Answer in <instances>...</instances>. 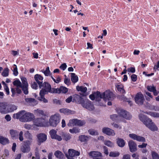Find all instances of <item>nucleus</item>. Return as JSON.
<instances>
[{
    "mask_svg": "<svg viewBox=\"0 0 159 159\" xmlns=\"http://www.w3.org/2000/svg\"><path fill=\"white\" fill-rule=\"evenodd\" d=\"M49 134L51 138L54 139L57 135V131L53 129H52L49 131Z\"/></svg>",
    "mask_w": 159,
    "mask_h": 159,
    "instance_id": "nucleus-41",
    "label": "nucleus"
},
{
    "mask_svg": "<svg viewBox=\"0 0 159 159\" xmlns=\"http://www.w3.org/2000/svg\"><path fill=\"white\" fill-rule=\"evenodd\" d=\"M79 102L82 107L89 111H92L94 109L93 105L89 100L84 99L81 97H79Z\"/></svg>",
    "mask_w": 159,
    "mask_h": 159,
    "instance_id": "nucleus-5",
    "label": "nucleus"
},
{
    "mask_svg": "<svg viewBox=\"0 0 159 159\" xmlns=\"http://www.w3.org/2000/svg\"><path fill=\"white\" fill-rule=\"evenodd\" d=\"M67 67V65L65 63H64L60 66V68L63 70H64Z\"/></svg>",
    "mask_w": 159,
    "mask_h": 159,
    "instance_id": "nucleus-56",
    "label": "nucleus"
},
{
    "mask_svg": "<svg viewBox=\"0 0 159 159\" xmlns=\"http://www.w3.org/2000/svg\"><path fill=\"white\" fill-rule=\"evenodd\" d=\"M16 93L18 94H20L21 92V89L20 88H21L20 86H16Z\"/></svg>",
    "mask_w": 159,
    "mask_h": 159,
    "instance_id": "nucleus-62",
    "label": "nucleus"
},
{
    "mask_svg": "<svg viewBox=\"0 0 159 159\" xmlns=\"http://www.w3.org/2000/svg\"><path fill=\"white\" fill-rule=\"evenodd\" d=\"M89 154L90 156L93 158L102 156L101 153L98 151H91L89 153Z\"/></svg>",
    "mask_w": 159,
    "mask_h": 159,
    "instance_id": "nucleus-24",
    "label": "nucleus"
},
{
    "mask_svg": "<svg viewBox=\"0 0 159 159\" xmlns=\"http://www.w3.org/2000/svg\"><path fill=\"white\" fill-rule=\"evenodd\" d=\"M122 159H130V156L129 154H125L123 156Z\"/></svg>",
    "mask_w": 159,
    "mask_h": 159,
    "instance_id": "nucleus-64",
    "label": "nucleus"
},
{
    "mask_svg": "<svg viewBox=\"0 0 159 159\" xmlns=\"http://www.w3.org/2000/svg\"><path fill=\"white\" fill-rule=\"evenodd\" d=\"M25 138L27 139L30 140L32 139L33 136L29 131H26L25 134Z\"/></svg>",
    "mask_w": 159,
    "mask_h": 159,
    "instance_id": "nucleus-38",
    "label": "nucleus"
},
{
    "mask_svg": "<svg viewBox=\"0 0 159 159\" xmlns=\"http://www.w3.org/2000/svg\"><path fill=\"white\" fill-rule=\"evenodd\" d=\"M103 150H104V153L106 155H108V148L106 147V146H104L103 147Z\"/></svg>",
    "mask_w": 159,
    "mask_h": 159,
    "instance_id": "nucleus-61",
    "label": "nucleus"
},
{
    "mask_svg": "<svg viewBox=\"0 0 159 159\" xmlns=\"http://www.w3.org/2000/svg\"><path fill=\"white\" fill-rule=\"evenodd\" d=\"M104 143L105 145L109 147H112L114 146V143L110 140H105L104 141Z\"/></svg>",
    "mask_w": 159,
    "mask_h": 159,
    "instance_id": "nucleus-36",
    "label": "nucleus"
},
{
    "mask_svg": "<svg viewBox=\"0 0 159 159\" xmlns=\"http://www.w3.org/2000/svg\"><path fill=\"white\" fill-rule=\"evenodd\" d=\"M140 120L143 122L146 126L152 131H157L158 128L155 124L152 122V120L148 118L147 116L142 114L139 115Z\"/></svg>",
    "mask_w": 159,
    "mask_h": 159,
    "instance_id": "nucleus-3",
    "label": "nucleus"
},
{
    "mask_svg": "<svg viewBox=\"0 0 159 159\" xmlns=\"http://www.w3.org/2000/svg\"><path fill=\"white\" fill-rule=\"evenodd\" d=\"M13 75L15 76H17L18 74V72L17 70V68L16 66V65L14 64L13 65Z\"/></svg>",
    "mask_w": 159,
    "mask_h": 159,
    "instance_id": "nucleus-50",
    "label": "nucleus"
},
{
    "mask_svg": "<svg viewBox=\"0 0 159 159\" xmlns=\"http://www.w3.org/2000/svg\"><path fill=\"white\" fill-rule=\"evenodd\" d=\"M117 143L120 147H123L125 144V142L124 140L121 139H118L117 140Z\"/></svg>",
    "mask_w": 159,
    "mask_h": 159,
    "instance_id": "nucleus-35",
    "label": "nucleus"
},
{
    "mask_svg": "<svg viewBox=\"0 0 159 159\" xmlns=\"http://www.w3.org/2000/svg\"><path fill=\"white\" fill-rule=\"evenodd\" d=\"M38 141L39 143H41L45 141L47 139V136L44 134L40 133L37 135Z\"/></svg>",
    "mask_w": 159,
    "mask_h": 159,
    "instance_id": "nucleus-14",
    "label": "nucleus"
},
{
    "mask_svg": "<svg viewBox=\"0 0 159 159\" xmlns=\"http://www.w3.org/2000/svg\"><path fill=\"white\" fill-rule=\"evenodd\" d=\"M33 123L37 127H42L44 126L43 119L42 118H37L33 120Z\"/></svg>",
    "mask_w": 159,
    "mask_h": 159,
    "instance_id": "nucleus-16",
    "label": "nucleus"
},
{
    "mask_svg": "<svg viewBox=\"0 0 159 159\" xmlns=\"http://www.w3.org/2000/svg\"><path fill=\"white\" fill-rule=\"evenodd\" d=\"M42 72L44 73L46 76H50L51 75V72L49 67H47L45 70H42Z\"/></svg>",
    "mask_w": 159,
    "mask_h": 159,
    "instance_id": "nucleus-37",
    "label": "nucleus"
},
{
    "mask_svg": "<svg viewBox=\"0 0 159 159\" xmlns=\"http://www.w3.org/2000/svg\"><path fill=\"white\" fill-rule=\"evenodd\" d=\"M0 143L3 145H6L9 143V140L7 138L0 136Z\"/></svg>",
    "mask_w": 159,
    "mask_h": 159,
    "instance_id": "nucleus-27",
    "label": "nucleus"
},
{
    "mask_svg": "<svg viewBox=\"0 0 159 159\" xmlns=\"http://www.w3.org/2000/svg\"><path fill=\"white\" fill-rule=\"evenodd\" d=\"M127 71L128 72L134 73L135 71V70L134 67H130L128 68Z\"/></svg>",
    "mask_w": 159,
    "mask_h": 159,
    "instance_id": "nucleus-55",
    "label": "nucleus"
},
{
    "mask_svg": "<svg viewBox=\"0 0 159 159\" xmlns=\"http://www.w3.org/2000/svg\"><path fill=\"white\" fill-rule=\"evenodd\" d=\"M118 90L122 93H125V91L124 89V86L122 84H118L116 86Z\"/></svg>",
    "mask_w": 159,
    "mask_h": 159,
    "instance_id": "nucleus-31",
    "label": "nucleus"
},
{
    "mask_svg": "<svg viewBox=\"0 0 159 159\" xmlns=\"http://www.w3.org/2000/svg\"><path fill=\"white\" fill-rule=\"evenodd\" d=\"M31 87L34 89H37L38 88V85L35 82H34L31 84Z\"/></svg>",
    "mask_w": 159,
    "mask_h": 159,
    "instance_id": "nucleus-59",
    "label": "nucleus"
},
{
    "mask_svg": "<svg viewBox=\"0 0 159 159\" xmlns=\"http://www.w3.org/2000/svg\"><path fill=\"white\" fill-rule=\"evenodd\" d=\"M134 99L136 103L139 105H142L144 101L143 95L140 92L136 94Z\"/></svg>",
    "mask_w": 159,
    "mask_h": 159,
    "instance_id": "nucleus-10",
    "label": "nucleus"
},
{
    "mask_svg": "<svg viewBox=\"0 0 159 159\" xmlns=\"http://www.w3.org/2000/svg\"><path fill=\"white\" fill-rule=\"evenodd\" d=\"M54 91H53V93H66L68 91V89L66 88L63 87L61 86L59 88L57 89H53Z\"/></svg>",
    "mask_w": 159,
    "mask_h": 159,
    "instance_id": "nucleus-17",
    "label": "nucleus"
},
{
    "mask_svg": "<svg viewBox=\"0 0 159 159\" xmlns=\"http://www.w3.org/2000/svg\"><path fill=\"white\" fill-rule=\"evenodd\" d=\"M21 80L22 84L19 80H16L13 82V84L14 85L20 86L23 91L24 93L25 94H27L28 93V84L27 79L25 78L22 77Z\"/></svg>",
    "mask_w": 159,
    "mask_h": 159,
    "instance_id": "nucleus-4",
    "label": "nucleus"
},
{
    "mask_svg": "<svg viewBox=\"0 0 159 159\" xmlns=\"http://www.w3.org/2000/svg\"><path fill=\"white\" fill-rule=\"evenodd\" d=\"M80 129L76 127H74L72 129H70L69 132L71 133H77L80 132Z\"/></svg>",
    "mask_w": 159,
    "mask_h": 159,
    "instance_id": "nucleus-44",
    "label": "nucleus"
},
{
    "mask_svg": "<svg viewBox=\"0 0 159 159\" xmlns=\"http://www.w3.org/2000/svg\"><path fill=\"white\" fill-rule=\"evenodd\" d=\"M103 99L105 101L112 100L113 99V93L109 90H107L103 93Z\"/></svg>",
    "mask_w": 159,
    "mask_h": 159,
    "instance_id": "nucleus-11",
    "label": "nucleus"
},
{
    "mask_svg": "<svg viewBox=\"0 0 159 159\" xmlns=\"http://www.w3.org/2000/svg\"><path fill=\"white\" fill-rule=\"evenodd\" d=\"M120 155V153L118 152H111L109 153V156L112 157H118Z\"/></svg>",
    "mask_w": 159,
    "mask_h": 159,
    "instance_id": "nucleus-43",
    "label": "nucleus"
},
{
    "mask_svg": "<svg viewBox=\"0 0 159 159\" xmlns=\"http://www.w3.org/2000/svg\"><path fill=\"white\" fill-rule=\"evenodd\" d=\"M76 119L71 120H69L67 125L69 126L76 125Z\"/></svg>",
    "mask_w": 159,
    "mask_h": 159,
    "instance_id": "nucleus-46",
    "label": "nucleus"
},
{
    "mask_svg": "<svg viewBox=\"0 0 159 159\" xmlns=\"http://www.w3.org/2000/svg\"><path fill=\"white\" fill-rule=\"evenodd\" d=\"M76 125L82 126L84 125L85 122L84 120H81L76 119Z\"/></svg>",
    "mask_w": 159,
    "mask_h": 159,
    "instance_id": "nucleus-39",
    "label": "nucleus"
},
{
    "mask_svg": "<svg viewBox=\"0 0 159 159\" xmlns=\"http://www.w3.org/2000/svg\"><path fill=\"white\" fill-rule=\"evenodd\" d=\"M158 68H159V61H158L156 65H155L153 69L155 71H156L157 70H159Z\"/></svg>",
    "mask_w": 159,
    "mask_h": 159,
    "instance_id": "nucleus-58",
    "label": "nucleus"
},
{
    "mask_svg": "<svg viewBox=\"0 0 159 159\" xmlns=\"http://www.w3.org/2000/svg\"><path fill=\"white\" fill-rule=\"evenodd\" d=\"M18 138L20 141L22 142L23 140V132L22 131H20L19 135H18Z\"/></svg>",
    "mask_w": 159,
    "mask_h": 159,
    "instance_id": "nucleus-51",
    "label": "nucleus"
},
{
    "mask_svg": "<svg viewBox=\"0 0 159 159\" xmlns=\"http://www.w3.org/2000/svg\"><path fill=\"white\" fill-rule=\"evenodd\" d=\"M34 113L35 115L38 116H45L46 115L45 113L43 110L39 109L34 110Z\"/></svg>",
    "mask_w": 159,
    "mask_h": 159,
    "instance_id": "nucleus-21",
    "label": "nucleus"
},
{
    "mask_svg": "<svg viewBox=\"0 0 159 159\" xmlns=\"http://www.w3.org/2000/svg\"><path fill=\"white\" fill-rule=\"evenodd\" d=\"M42 87H43V88H42L39 93L40 98H39V100L43 101L44 103H47L48 101L45 98L44 95L48 92L53 93V91H54L53 89H55L52 88L51 89L50 85L46 82H44L43 84H42Z\"/></svg>",
    "mask_w": 159,
    "mask_h": 159,
    "instance_id": "nucleus-2",
    "label": "nucleus"
},
{
    "mask_svg": "<svg viewBox=\"0 0 159 159\" xmlns=\"http://www.w3.org/2000/svg\"><path fill=\"white\" fill-rule=\"evenodd\" d=\"M9 68L7 67L5 68L2 73V75L4 77H7L9 75Z\"/></svg>",
    "mask_w": 159,
    "mask_h": 159,
    "instance_id": "nucleus-34",
    "label": "nucleus"
},
{
    "mask_svg": "<svg viewBox=\"0 0 159 159\" xmlns=\"http://www.w3.org/2000/svg\"><path fill=\"white\" fill-rule=\"evenodd\" d=\"M131 78L132 81L135 82L137 79V75L135 74H133L131 76Z\"/></svg>",
    "mask_w": 159,
    "mask_h": 159,
    "instance_id": "nucleus-54",
    "label": "nucleus"
},
{
    "mask_svg": "<svg viewBox=\"0 0 159 159\" xmlns=\"http://www.w3.org/2000/svg\"><path fill=\"white\" fill-rule=\"evenodd\" d=\"M102 95L103 93L97 91L90 95L89 96V98L92 100H95L96 101H99L101 99H103Z\"/></svg>",
    "mask_w": 159,
    "mask_h": 159,
    "instance_id": "nucleus-8",
    "label": "nucleus"
},
{
    "mask_svg": "<svg viewBox=\"0 0 159 159\" xmlns=\"http://www.w3.org/2000/svg\"><path fill=\"white\" fill-rule=\"evenodd\" d=\"M148 90L150 92H152L156 89L153 86H148L147 87Z\"/></svg>",
    "mask_w": 159,
    "mask_h": 159,
    "instance_id": "nucleus-53",
    "label": "nucleus"
},
{
    "mask_svg": "<svg viewBox=\"0 0 159 159\" xmlns=\"http://www.w3.org/2000/svg\"><path fill=\"white\" fill-rule=\"evenodd\" d=\"M63 139L67 141L70 140L71 138V135L69 133H66L63 134Z\"/></svg>",
    "mask_w": 159,
    "mask_h": 159,
    "instance_id": "nucleus-42",
    "label": "nucleus"
},
{
    "mask_svg": "<svg viewBox=\"0 0 159 159\" xmlns=\"http://www.w3.org/2000/svg\"><path fill=\"white\" fill-rule=\"evenodd\" d=\"M7 113L12 112L17 109V107L13 105H8L7 104Z\"/></svg>",
    "mask_w": 159,
    "mask_h": 159,
    "instance_id": "nucleus-26",
    "label": "nucleus"
},
{
    "mask_svg": "<svg viewBox=\"0 0 159 159\" xmlns=\"http://www.w3.org/2000/svg\"><path fill=\"white\" fill-rule=\"evenodd\" d=\"M144 113L154 117H159V113L152 112H144Z\"/></svg>",
    "mask_w": 159,
    "mask_h": 159,
    "instance_id": "nucleus-40",
    "label": "nucleus"
},
{
    "mask_svg": "<svg viewBox=\"0 0 159 159\" xmlns=\"http://www.w3.org/2000/svg\"><path fill=\"white\" fill-rule=\"evenodd\" d=\"M55 156L60 159H63L64 157L63 154L60 151H57L54 153Z\"/></svg>",
    "mask_w": 159,
    "mask_h": 159,
    "instance_id": "nucleus-29",
    "label": "nucleus"
},
{
    "mask_svg": "<svg viewBox=\"0 0 159 159\" xmlns=\"http://www.w3.org/2000/svg\"><path fill=\"white\" fill-rule=\"evenodd\" d=\"M88 131L89 134L92 135H96L98 134V133L97 131L93 129H89Z\"/></svg>",
    "mask_w": 159,
    "mask_h": 159,
    "instance_id": "nucleus-47",
    "label": "nucleus"
},
{
    "mask_svg": "<svg viewBox=\"0 0 159 159\" xmlns=\"http://www.w3.org/2000/svg\"><path fill=\"white\" fill-rule=\"evenodd\" d=\"M13 117L14 119H19L22 122H27L33 121L35 118L34 114L25 110H22L18 113L14 114Z\"/></svg>",
    "mask_w": 159,
    "mask_h": 159,
    "instance_id": "nucleus-1",
    "label": "nucleus"
},
{
    "mask_svg": "<svg viewBox=\"0 0 159 159\" xmlns=\"http://www.w3.org/2000/svg\"><path fill=\"white\" fill-rule=\"evenodd\" d=\"M11 91L12 93L11 96L14 97L16 93V88L14 89L13 88H11Z\"/></svg>",
    "mask_w": 159,
    "mask_h": 159,
    "instance_id": "nucleus-60",
    "label": "nucleus"
},
{
    "mask_svg": "<svg viewBox=\"0 0 159 159\" xmlns=\"http://www.w3.org/2000/svg\"><path fill=\"white\" fill-rule=\"evenodd\" d=\"M64 82L67 85H69L70 84V80L69 79L65 78L64 79Z\"/></svg>",
    "mask_w": 159,
    "mask_h": 159,
    "instance_id": "nucleus-57",
    "label": "nucleus"
},
{
    "mask_svg": "<svg viewBox=\"0 0 159 159\" xmlns=\"http://www.w3.org/2000/svg\"><path fill=\"white\" fill-rule=\"evenodd\" d=\"M129 137L139 142H145V139L144 137L139 136L134 134H129Z\"/></svg>",
    "mask_w": 159,
    "mask_h": 159,
    "instance_id": "nucleus-12",
    "label": "nucleus"
},
{
    "mask_svg": "<svg viewBox=\"0 0 159 159\" xmlns=\"http://www.w3.org/2000/svg\"><path fill=\"white\" fill-rule=\"evenodd\" d=\"M34 125H32L26 124L24 125V127L27 130H30L32 129V127Z\"/></svg>",
    "mask_w": 159,
    "mask_h": 159,
    "instance_id": "nucleus-52",
    "label": "nucleus"
},
{
    "mask_svg": "<svg viewBox=\"0 0 159 159\" xmlns=\"http://www.w3.org/2000/svg\"><path fill=\"white\" fill-rule=\"evenodd\" d=\"M54 139H57L58 141H61L62 140V139L61 136L57 134V135L56 136H55V138H54Z\"/></svg>",
    "mask_w": 159,
    "mask_h": 159,
    "instance_id": "nucleus-63",
    "label": "nucleus"
},
{
    "mask_svg": "<svg viewBox=\"0 0 159 159\" xmlns=\"http://www.w3.org/2000/svg\"><path fill=\"white\" fill-rule=\"evenodd\" d=\"M71 79L72 82L75 83H76L78 80V76L74 73H71Z\"/></svg>",
    "mask_w": 159,
    "mask_h": 159,
    "instance_id": "nucleus-28",
    "label": "nucleus"
},
{
    "mask_svg": "<svg viewBox=\"0 0 159 159\" xmlns=\"http://www.w3.org/2000/svg\"><path fill=\"white\" fill-rule=\"evenodd\" d=\"M69 155L68 156L75 157L79 156L80 152L78 151H75L73 149H69L68 150Z\"/></svg>",
    "mask_w": 159,
    "mask_h": 159,
    "instance_id": "nucleus-20",
    "label": "nucleus"
},
{
    "mask_svg": "<svg viewBox=\"0 0 159 159\" xmlns=\"http://www.w3.org/2000/svg\"><path fill=\"white\" fill-rule=\"evenodd\" d=\"M30 144L31 142L29 140L24 141L20 147V150L21 152L24 153L29 152L30 151Z\"/></svg>",
    "mask_w": 159,
    "mask_h": 159,
    "instance_id": "nucleus-7",
    "label": "nucleus"
},
{
    "mask_svg": "<svg viewBox=\"0 0 159 159\" xmlns=\"http://www.w3.org/2000/svg\"><path fill=\"white\" fill-rule=\"evenodd\" d=\"M25 100L26 102L33 106L35 105L38 103L37 102L34 98H25Z\"/></svg>",
    "mask_w": 159,
    "mask_h": 159,
    "instance_id": "nucleus-23",
    "label": "nucleus"
},
{
    "mask_svg": "<svg viewBox=\"0 0 159 159\" xmlns=\"http://www.w3.org/2000/svg\"><path fill=\"white\" fill-rule=\"evenodd\" d=\"M60 116L58 113L52 115L49 120V123L51 126H56L60 122Z\"/></svg>",
    "mask_w": 159,
    "mask_h": 159,
    "instance_id": "nucleus-6",
    "label": "nucleus"
},
{
    "mask_svg": "<svg viewBox=\"0 0 159 159\" xmlns=\"http://www.w3.org/2000/svg\"><path fill=\"white\" fill-rule=\"evenodd\" d=\"M119 117L117 116L116 114H113L111 115L110 118L113 121H118Z\"/></svg>",
    "mask_w": 159,
    "mask_h": 159,
    "instance_id": "nucleus-49",
    "label": "nucleus"
},
{
    "mask_svg": "<svg viewBox=\"0 0 159 159\" xmlns=\"http://www.w3.org/2000/svg\"><path fill=\"white\" fill-rule=\"evenodd\" d=\"M59 111L61 113H63L65 115L72 114L74 113V111H72L67 108L61 109Z\"/></svg>",
    "mask_w": 159,
    "mask_h": 159,
    "instance_id": "nucleus-22",
    "label": "nucleus"
},
{
    "mask_svg": "<svg viewBox=\"0 0 159 159\" xmlns=\"http://www.w3.org/2000/svg\"><path fill=\"white\" fill-rule=\"evenodd\" d=\"M76 89L78 91H81V92L83 93L86 92L87 90V88L83 86H76Z\"/></svg>",
    "mask_w": 159,
    "mask_h": 159,
    "instance_id": "nucleus-33",
    "label": "nucleus"
},
{
    "mask_svg": "<svg viewBox=\"0 0 159 159\" xmlns=\"http://www.w3.org/2000/svg\"><path fill=\"white\" fill-rule=\"evenodd\" d=\"M7 103L5 102L0 103V112L2 114L7 113Z\"/></svg>",
    "mask_w": 159,
    "mask_h": 159,
    "instance_id": "nucleus-15",
    "label": "nucleus"
},
{
    "mask_svg": "<svg viewBox=\"0 0 159 159\" xmlns=\"http://www.w3.org/2000/svg\"><path fill=\"white\" fill-rule=\"evenodd\" d=\"M128 145L131 152H134L136 150V144L133 140L129 142Z\"/></svg>",
    "mask_w": 159,
    "mask_h": 159,
    "instance_id": "nucleus-19",
    "label": "nucleus"
},
{
    "mask_svg": "<svg viewBox=\"0 0 159 159\" xmlns=\"http://www.w3.org/2000/svg\"><path fill=\"white\" fill-rule=\"evenodd\" d=\"M10 134L13 139L18 138V132L16 130L11 129L10 130Z\"/></svg>",
    "mask_w": 159,
    "mask_h": 159,
    "instance_id": "nucleus-25",
    "label": "nucleus"
},
{
    "mask_svg": "<svg viewBox=\"0 0 159 159\" xmlns=\"http://www.w3.org/2000/svg\"><path fill=\"white\" fill-rule=\"evenodd\" d=\"M34 79L39 85L40 88H41L42 86L43 77L40 75L36 74L34 75Z\"/></svg>",
    "mask_w": 159,
    "mask_h": 159,
    "instance_id": "nucleus-13",
    "label": "nucleus"
},
{
    "mask_svg": "<svg viewBox=\"0 0 159 159\" xmlns=\"http://www.w3.org/2000/svg\"><path fill=\"white\" fill-rule=\"evenodd\" d=\"M116 111L120 116L126 119L129 120L131 118V116L129 112L125 110L121 109H117Z\"/></svg>",
    "mask_w": 159,
    "mask_h": 159,
    "instance_id": "nucleus-9",
    "label": "nucleus"
},
{
    "mask_svg": "<svg viewBox=\"0 0 159 159\" xmlns=\"http://www.w3.org/2000/svg\"><path fill=\"white\" fill-rule=\"evenodd\" d=\"M2 84L3 85V88L4 90L6 92V94L7 95H9L10 94L9 89L7 85L5 83V82L4 81L2 82Z\"/></svg>",
    "mask_w": 159,
    "mask_h": 159,
    "instance_id": "nucleus-32",
    "label": "nucleus"
},
{
    "mask_svg": "<svg viewBox=\"0 0 159 159\" xmlns=\"http://www.w3.org/2000/svg\"><path fill=\"white\" fill-rule=\"evenodd\" d=\"M90 136H85V135H81L79 136V140L82 142H85L88 141Z\"/></svg>",
    "mask_w": 159,
    "mask_h": 159,
    "instance_id": "nucleus-30",
    "label": "nucleus"
},
{
    "mask_svg": "<svg viewBox=\"0 0 159 159\" xmlns=\"http://www.w3.org/2000/svg\"><path fill=\"white\" fill-rule=\"evenodd\" d=\"M51 78L56 83H59L61 81V79L59 76H57L56 77V80L54 79L52 75L51 76Z\"/></svg>",
    "mask_w": 159,
    "mask_h": 159,
    "instance_id": "nucleus-48",
    "label": "nucleus"
},
{
    "mask_svg": "<svg viewBox=\"0 0 159 159\" xmlns=\"http://www.w3.org/2000/svg\"><path fill=\"white\" fill-rule=\"evenodd\" d=\"M151 154L153 159H159V155L156 152L152 151Z\"/></svg>",
    "mask_w": 159,
    "mask_h": 159,
    "instance_id": "nucleus-45",
    "label": "nucleus"
},
{
    "mask_svg": "<svg viewBox=\"0 0 159 159\" xmlns=\"http://www.w3.org/2000/svg\"><path fill=\"white\" fill-rule=\"evenodd\" d=\"M102 131L104 133L108 135L114 136L115 134L114 130L109 128H103L102 129Z\"/></svg>",
    "mask_w": 159,
    "mask_h": 159,
    "instance_id": "nucleus-18",
    "label": "nucleus"
}]
</instances>
